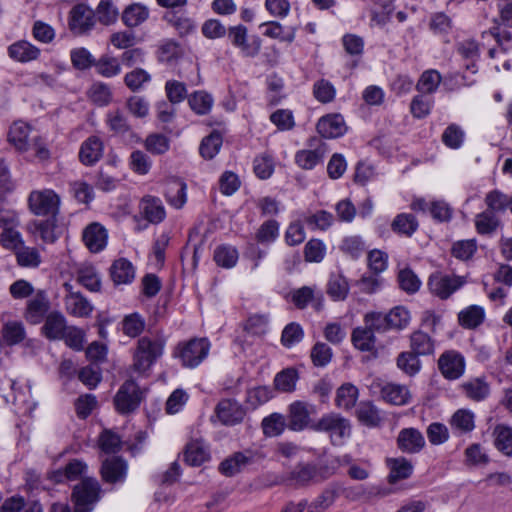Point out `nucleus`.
I'll use <instances>...</instances> for the list:
<instances>
[{
  "label": "nucleus",
  "mask_w": 512,
  "mask_h": 512,
  "mask_svg": "<svg viewBox=\"0 0 512 512\" xmlns=\"http://www.w3.org/2000/svg\"><path fill=\"white\" fill-rule=\"evenodd\" d=\"M263 432L268 437L279 436L286 427L285 418L279 413H273L262 421Z\"/></svg>",
  "instance_id": "51"
},
{
  "label": "nucleus",
  "mask_w": 512,
  "mask_h": 512,
  "mask_svg": "<svg viewBox=\"0 0 512 512\" xmlns=\"http://www.w3.org/2000/svg\"><path fill=\"white\" fill-rule=\"evenodd\" d=\"M359 422L368 427H375L381 422L378 409L371 402H362L356 411Z\"/></svg>",
  "instance_id": "41"
},
{
  "label": "nucleus",
  "mask_w": 512,
  "mask_h": 512,
  "mask_svg": "<svg viewBox=\"0 0 512 512\" xmlns=\"http://www.w3.org/2000/svg\"><path fill=\"white\" fill-rule=\"evenodd\" d=\"M298 380V372L294 368H286L277 373L274 378V386L281 392H293Z\"/></svg>",
  "instance_id": "42"
},
{
  "label": "nucleus",
  "mask_w": 512,
  "mask_h": 512,
  "mask_svg": "<svg viewBox=\"0 0 512 512\" xmlns=\"http://www.w3.org/2000/svg\"><path fill=\"white\" fill-rule=\"evenodd\" d=\"M145 320L138 313H132L122 320L123 333L131 338L139 336L145 329Z\"/></svg>",
  "instance_id": "50"
},
{
  "label": "nucleus",
  "mask_w": 512,
  "mask_h": 512,
  "mask_svg": "<svg viewBox=\"0 0 512 512\" xmlns=\"http://www.w3.org/2000/svg\"><path fill=\"white\" fill-rule=\"evenodd\" d=\"M441 75L436 70H427L421 75L416 88L421 93H433L441 83Z\"/></svg>",
  "instance_id": "55"
},
{
  "label": "nucleus",
  "mask_w": 512,
  "mask_h": 512,
  "mask_svg": "<svg viewBox=\"0 0 512 512\" xmlns=\"http://www.w3.org/2000/svg\"><path fill=\"white\" fill-rule=\"evenodd\" d=\"M438 366L445 378L455 380L464 373L465 360L457 351L449 350L440 356Z\"/></svg>",
  "instance_id": "11"
},
{
  "label": "nucleus",
  "mask_w": 512,
  "mask_h": 512,
  "mask_svg": "<svg viewBox=\"0 0 512 512\" xmlns=\"http://www.w3.org/2000/svg\"><path fill=\"white\" fill-rule=\"evenodd\" d=\"M495 446L503 454L512 455V428L505 425H497L494 428Z\"/></svg>",
  "instance_id": "44"
},
{
  "label": "nucleus",
  "mask_w": 512,
  "mask_h": 512,
  "mask_svg": "<svg viewBox=\"0 0 512 512\" xmlns=\"http://www.w3.org/2000/svg\"><path fill=\"white\" fill-rule=\"evenodd\" d=\"M165 91L168 100L172 104L182 102L187 96V89L184 83L177 80H169L165 84Z\"/></svg>",
  "instance_id": "64"
},
{
  "label": "nucleus",
  "mask_w": 512,
  "mask_h": 512,
  "mask_svg": "<svg viewBox=\"0 0 512 512\" xmlns=\"http://www.w3.org/2000/svg\"><path fill=\"white\" fill-rule=\"evenodd\" d=\"M28 206L36 216H57L60 197L51 189L34 190L29 194Z\"/></svg>",
  "instance_id": "5"
},
{
  "label": "nucleus",
  "mask_w": 512,
  "mask_h": 512,
  "mask_svg": "<svg viewBox=\"0 0 512 512\" xmlns=\"http://www.w3.org/2000/svg\"><path fill=\"white\" fill-rule=\"evenodd\" d=\"M410 347L417 356L429 355L434 352V341L427 333L418 330L410 337Z\"/></svg>",
  "instance_id": "35"
},
{
  "label": "nucleus",
  "mask_w": 512,
  "mask_h": 512,
  "mask_svg": "<svg viewBox=\"0 0 512 512\" xmlns=\"http://www.w3.org/2000/svg\"><path fill=\"white\" fill-rule=\"evenodd\" d=\"M465 395L474 401H481L489 394L488 384L480 378L469 380L462 384Z\"/></svg>",
  "instance_id": "45"
},
{
  "label": "nucleus",
  "mask_w": 512,
  "mask_h": 512,
  "mask_svg": "<svg viewBox=\"0 0 512 512\" xmlns=\"http://www.w3.org/2000/svg\"><path fill=\"white\" fill-rule=\"evenodd\" d=\"M89 99L98 106H106L112 100L110 88L103 83H94L88 91Z\"/></svg>",
  "instance_id": "57"
},
{
  "label": "nucleus",
  "mask_w": 512,
  "mask_h": 512,
  "mask_svg": "<svg viewBox=\"0 0 512 512\" xmlns=\"http://www.w3.org/2000/svg\"><path fill=\"white\" fill-rule=\"evenodd\" d=\"M95 14L85 4H78L70 11L69 27L76 34L89 31L95 24Z\"/></svg>",
  "instance_id": "13"
},
{
  "label": "nucleus",
  "mask_w": 512,
  "mask_h": 512,
  "mask_svg": "<svg viewBox=\"0 0 512 512\" xmlns=\"http://www.w3.org/2000/svg\"><path fill=\"white\" fill-rule=\"evenodd\" d=\"M398 282L402 290L407 293H415L419 290L421 281L417 275L409 268L399 271Z\"/></svg>",
  "instance_id": "60"
},
{
  "label": "nucleus",
  "mask_w": 512,
  "mask_h": 512,
  "mask_svg": "<svg viewBox=\"0 0 512 512\" xmlns=\"http://www.w3.org/2000/svg\"><path fill=\"white\" fill-rule=\"evenodd\" d=\"M268 320L262 315H253L249 317L244 324V335L241 340L243 343H251L250 337H261L267 331Z\"/></svg>",
  "instance_id": "31"
},
{
  "label": "nucleus",
  "mask_w": 512,
  "mask_h": 512,
  "mask_svg": "<svg viewBox=\"0 0 512 512\" xmlns=\"http://www.w3.org/2000/svg\"><path fill=\"white\" fill-rule=\"evenodd\" d=\"M82 238L89 251L97 253L106 247L108 233L104 226L94 222L84 229Z\"/></svg>",
  "instance_id": "15"
},
{
  "label": "nucleus",
  "mask_w": 512,
  "mask_h": 512,
  "mask_svg": "<svg viewBox=\"0 0 512 512\" xmlns=\"http://www.w3.org/2000/svg\"><path fill=\"white\" fill-rule=\"evenodd\" d=\"M305 223L312 229L325 230L333 223V215L325 210H320L315 214L305 217Z\"/></svg>",
  "instance_id": "63"
},
{
  "label": "nucleus",
  "mask_w": 512,
  "mask_h": 512,
  "mask_svg": "<svg viewBox=\"0 0 512 512\" xmlns=\"http://www.w3.org/2000/svg\"><path fill=\"white\" fill-rule=\"evenodd\" d=\"M464 283L465 279L461 276L436 273L429 277L428 287L432 294L447 299Z\"/></svg>",
  "instance_id": "8"
},
{
  "label": "nucleus",
  "mask_w": 512,
  "mask_h": 512,
  "mask_svg": "<svg viewBox=\"0 0 512 512\" xmlns=\"http://www.w3.org/2000/svg\"><path fill=\"white\" fill-rule=\"evenodd\" d=\"M188 102L193 111L199 115H205L211 110L213 99L208 93L198 91L189 97Z\"/></svg>",
  "instance_id": "54"
},
{
  "label": "nucleus",
  "mask_w": 512,
  "mask_h": 512,
  "mask_svg": "<svg viewBox=\"0 0 512 512\" xmlns=\"http://www.w3.org/2000/svg\"><path fill=\"white\" fill-rule=\"evenodd\" d=\"M221 146L222 137L219 133L214 132L202 140L199 151L202 157L212 159L218 154Z\"/></svg>",
  "instance_id": "56"
},
{
  "label": "nucleus",
  "mask_w": 512,
  "mask_h": 512,
  "mask_svg": "<svg viewBox=\"0 0 512 512\" xmlns=\"http://www.w3.org/2000/svg\"><path fill=\"white\" fill-rule=\"evenodd\" d=\"M31 127L22 121H15L9 129L8 141L18 151L28 153L30 157L38 161H45L50 158V151L41 137H28Z\"/></svg>",
  "instance_id": "2"
},
{
  "label": "nucleus",
  "mask_w": 512,
  "mask_h": 512,
  "mask_svg": "<svg viewBox=\"0 0 512 512\" xmlns=\"http://www.w3.org/2000/svg\"><path fill=\"white\" fill-rule=\"evenodd\" d=\"M387 464L390 468L389 482L391 483L408 478L413 470L411 462L404 457L388 459Z\"/></svg>",
  "instance_id": "32"
},
{
  "label": "nucleus",
  "mask_w": 512,
  "mask_h": 512,
  "mask_svg": "<svg viewBox=\"0 0 512 512\" xmlns=\"http://www.w3.org/2000/svg\"><path fill=\"white\" fill-rule=\"evenodd\" d=\"M50 309V301L45 291H38L27 303L25 318L32 324L40 323Z\"/></svg>",
  "instance_id": "16"
},
{
  "label": "nucleus",
  "mask_w": 512,
  "mask_h": 512,
  "mask_svg": "<svg viewBox=\"0 0 512 512\" xmlns=\"http://www.w3.org/2000/svg\"><path fill=\"white\" fill-rule=\"evenodd\" d=\"M141 209L144 217L151 223H160L166 215L161 200L152 196H146L142 199Z\"/></svg>",
  "instance_id": "28"
},
{
  "label": "nucleus",
  "mask_w": 512,
  "mask_h": 512,
  "mask_svg": "<svg viewBox=\"0 0 512 512\" xmlns=\"http://www.w3.org/2000/svg\"><path fill=\"white\" fill-rule=\"evenodd\" d=\"M215 413L222 424L229 426L242 422L245 416L243 407L232 399L220 401L215 408Z\"/></svg>",
  "instance_id": "14"
},
{
  "label": "nucleus",
  "mask_w": 512,
  "mask_h": 512,
  "mask_svg": "<svg viewBox=\"0 0 512 512\" xmlns=\"http://www.w3.org/2000/svg\"><path fill=\"white\" fill-rule=\"evenodd\" d=\"M67 328L65 316L59 311H53L46 316L42 332L49 340H60Z\"/></svg>",
  "instance_id": "21"
},
{
  "label": "nucleus",
  "mask_w": 512,
  "mask_h": 512,
  "mask_svg": "<svg viewBox=\"0 0 512 512\" xmlns=\"http://www.w3.org/2000/svg\"><path fill=\"white\" fill-rule=\"evenodd\" d=\"M84 331L76 326H68L63 338L65 344L73 350L81 351L84 348L85 342Z\"/></svg>",
  "instance_id": "61"
},
{
  "label": "nucleus",
  "mask_w": 512,
  "mask_h": 512,
  "mask_svg": "<svg viewBox=\"0 0 512 512\" xmlns=\"http://www.w3.org/2000/svg\"><path fill=\"white\" fill-rule=\"evenodd\" d=\"M126 472L127 464L119 457L107 458L102 463V478L108 483H115L124 480Z\"/></svg>",
  "instance_id": "22"
},
{
  "label": "nucleus",
  "mask_w": 512,
  "mask_h": 512,
  "mask_svg": "<svg viewBox=\"0 0 512 512\" xmlns=\"http://www.w3.org/2000/svg\"><path fill=\"white\" fill-rule=\"evenodd\" d=\"M382 398L394 405H405L410 399V392L406 386L389 383L381 389Z\"/></svg>",
  "instance_id": "29"
},
{
  "label": "nucleus",
  "mask_w": 512,
  "mask_h": 512,
  "mask_svg": "<svg viewBox=\"0 0 512 512\" xmlns=\"http://www.w3.org/2000/svg\"><path fill=\"white\" fill-rule=\"evenodd\" d=\"M398 447L406 453H418L425 446L422 433L415 428H405L399 432Z\"/></svg>",
  "instance_id": "19"
},
{
  "label": "nucleus",
  "mask_w": 512,
  "mask_h": 512,
  "mask_svg": "<svg viewBox=\"0 0 512 512\" xmlns=\"http://www.w3.org/2000/svg\"><path fill=\"white\" fill-rule=\"evenodd\" d=\"M228 37L232 44L238 47L246 57H254L260 51V39L254 38L252 41H248L247 28L243 25L231 27L229 29Z\"/></svg>",
  "instance_id": "12"
},
{
  "label": "nucleus",
  "mask_w": 512,
  "mask_h": 512,
  "mask_svg": "<svg viewBox=\"0 0 512 512\" xmlns=\"http://www.w3.org/2000/svg\"><path fill=\"white\" fill-rule=\"evenodd\" d=\"M9 57L20 63H27L38 59L40 49L26 40H19L8 46Z\"/></svg>",
  "instance_id": "20"
},
{
  "label": "nucleus",
  "mask_w": 512,
  "mask_h": 512,
  "mask_svg": "<svg viewBox=\"0 0 512 512\" xmlns=\"http://www.w3.org/2000/svg\"><path fill=\"white\" fill-rule=\"evenodd\" d=\"M27 230L48 244L54 243L59 237L56 216L48 217L46 220H34L28 224Z\"/></svg>",
  "instance_id": "17"
},
{
  "label": "nucleus",
  "mask_w": 512,
  "mask_h": 512,
  "mask_svg": "<svg viewBox=\"0 0 512 512\" xmlns=\"http://www.w3.org/2000/svg\"><path fill=\"white\" fill-rule=\"evenodd\" d=\"M484 317V309L478 305H471L458 315L459 323L469 329L479 326L484 321Z\"/></svg>",
  "instance_id": "39"
},
{
  "label": "nucleus",
  "mask_w": 512,
  "mask_h": 512,
  "mask_svg": "<svg viewBox=\"0 0 512 512\" xmlns=\"http://www.w3.org/2000/svg\"><path fill=\"white\" fill-rule=\"evenodd\" d=\"M149 17V9L140 4L133 3L122 12V21L128 28H135L144 23Z\"/></svg>",
  "instance_id": "25"
},
{
  "label": "nucleus",
  "mask_w": 512,
  "mask_h": 512,
  "mask_svg": "<svg viewBox=\"0 0 512 512\" xmlns=\"http://www.w3.org/2000/svg\"><path fill=\"white\" fill-rule=\"evenodd\" d=\"M311 429L317 432L327 433L332 445H343L345 440L351 436V423L348 419L338 413L323 415Z\"/></svg>",
  "instance_id": "3"
},
{
  "label": "nucleus",
  "mask_w": 512,
  "mask_h": 512,
  "mask_svg": "<svg viewBox=\"0 0 512 512\" xmlns=\"http://www.w3.org/2000/svg\"><path fill=\"white\" fill-rule=\"evenodd\" d=\"M111 278L115 284H128L135 278V270L130 261L120 258L110 268Z\"/></svg>",
  "instance_id": "26"
},
{
  "label": "nucleus",
  "mask_w": 512,
  "mask_h": 512,
  "mask_svg": "<svg viewBox=\"0 0 512 512\" xmlns=\"http://www.w3.org/2000/svg\"><path fill=\"white\" fill-rule=\"evenodd\" d=\"M67 294L64 297V305L67 313L73 317L85 318L93 311L92 304L80 293L73 291L72 285L64 284Z\"/></svg>",
  "instance_id": "10"
},
{
  "label": "nucleus",
  "mask_w": 512,
  "mask_h": 512,
  "mask_svg": "<svg viewBox=\"0 0 512 512\" xmlns=\"http://www.w3.org/2000/svg\"><path fill=\"white\" fill-rule=\"evenodd\" d=\"M316 474L317 468L315 465L300 463L291 472V479L299 485H306L314 479Z\"/></svg>",
  "instance_id": "59"
},
{
  "label": "nucleus",
  "mask_w": 512,
  "mask_h": 512,
  "mask_svg": "<svg viewBox=\"0 0 512 512\" xmlns=\"http://www.w3.org/2000/svg\"><path fill=\"white\" fill-rule=\"evenodd\" d=\"M185 461L191 466H200L209 459L207 446L201 440H193L186 445Z\"/></svg>",
  "instance_id": "27"
},
{
  "label": "nucleus",
  "mask_w": 512,
  "mask_h": 512,
  "mask_svg": "<svg viewBox=\"0 0 512 512\" xmlns=\"http://www.w3.org/2000/svg\"><path fill=\"white\" fill-rule=\"evenodd\" d=\"M501 221L493 212L485 210L475 217V227L479 234L486 235L494 233L500 226Z\"/></svg>",
  "instance_id": "37"
},
{
  "label": "nucleus",
  "mask_w": 512,
  "mask_h": 512,
  "mask_svg": "<svg viewBox=\"0 0 512 512\" xmlns=\"http://www.w3.org/2000/svg\"><path fill=\"white\" fill-rule=\"evenodd\" d=\"M102 153V141L97 136H90L81 145L79 159L84 165L90 166L101 158Z\"/></svg>",
  "instance_id": "24"
},
{
  "label": "nucleus",
  "mask_w": 512,
  "mask_h": 512,
  "mask_svg": "<svg viewBox=\"0 0 512 512\" xmlns=\"http://www.w3.org/2000/svg\"><path fill=\"white\" fill-rule=\"evenodd\" d=\"M165 341L158 337L142 336L137 340L132 352L130 371L141 377H146L152 366L161 358Z\"/></svg>",
  "instance_id": "1"
},
{
  "label": "nucleus",
  "mask_w": 512,
  "mask_h": 512,
  "mask_svg": "<svg viewBox=\"0 0 512 512\" xmlns=\"http://www.w3.org/2000/svg\"><path fill=\"white\" fill-rule=\"evenodd\" d=\"M315 412L313 405L295 401L288 407V428L292 431H302L308 427L311 428V414Z\"/></svg>",
  "instance_id": "9"
},
{
  "label": "nucleus",
  "mask_w": 512,
  "mask_h": 512,
  "mask_svg": "<svg viewBox=\"0 0 512 512\" xmlns=\"http://www.w3.org/2000/svg\"><path fill=\"white\" fill-rule=\"evenodd\" d=\"M347 130L344 119L339 114L322 117L317 123V131L324 138H337Z\"/></svg>",
  "instance_id": "18"
},
{
  "label": "nucleus",
  "mask_w": 512,
  "mask_h": 512,
  "mask_svg": "<svg viewBox=\"0 0 512 512\" xmlns=\"http://www.w3.org/2000/svg\"><path fill=\"white\" fill-rule=\"evenodd\" d=\"M3 340L9 346L22 342L26 337L24 325L20 321H8L1 330Z\"/></svg>",
  "instance_id": "36"
},
{
  "label": "nucleus",
  "mask_w": 512,
  "mask_h": 512,
  "mask_svg": "<svg viewBox=\"0 0 512 512\" xmlns=\"http://www.w3.org/2000/svg\"><path fill=\"white\" fill-rule=\"evenodd\" d=\"M386 315L390 329H402L406 327L410 321L409 311L402 306L391 309Z\"/></svg>",
  "instance_id": "62"
},
{
  "label": "nucleus",
  "mask_w": 512,
  "mask_h": 512,
  "mask_svg": "<svg viewBox=\"0 0 512 512\" xmlns=\"http://www.w3.org/2000/svg\"><path fill=\"white\" fill-rule=\"evenodd\" d=\"M143 399V392L137 383L132 380H126L117 392L114 403L117 411L122 414L134 411Z\"/></svg>",
  "instance_id": "7"
},
{
  "label": "nucleus",
  "mask_w": 512,
  "mask_h": 512,
  "mask_svg": "<svg viewBox=\"0 0 512 512\" xmlns=\"http://www.w3.org/2000/svg\"><path fill=\"white\" fill-rule=\"evenodd\" d=\"M325 149L318 146L315 149H303L296 153L295 161L302 169H313L318 163L322 162Z\"/></svg>",
  "instance_id": "30"
},
{
  "label": "nucleus",
  "mask_w": 512,
  "mask_h": 512,
  "mask_svg": "<svg viewBox=\"0 0 512 512\" xmlns=\"http://www.w3.org/2000/svg\"><path fill=\"white\" fill-rule=\"evenodd\" d=\"M15 255L17 263L22 267H38L41 262L38 250L24 244L15 251Z\"/></svg>",
  "instance_id": "49"
},
{
  "label": "nucleus",
  "mask_w": 512,
  "mask_h": 512,
  "mask_svg": "<svg viewBox=\"0 0 512 512\" xmlns=\"http://www.w3.org/2000/svg\"><path fill=\"white\" fill-rule=\"evenodd\" d=\"M214 260L221 267L231 268L237 263L238 252L232 246H219L214 251Z\"/></svg>",
  "instance_id": "52"
},
{
  "label": "nucleus",
  "mask_w": 512,
  "mask_h": 512,
  "mask_svg": "<svg viewBox=\"0 0 512 512\" xmlns=\"http://www.w3.org/2000/svg\"><path fill=\"white\" fill-rule=\"evenodd\" d=\"M418 221L412 214H398L391 223V229L397 234L412 236L418 229Z\"/></svg>",
  "instance_id": "33"
},
{
  "label": "nucleus",
  "mask_w": 512,
  "mask_h": 512,
  "mask_svg": "<svg viewBox=\"0 0 512 512\" xmlns=\"http://www.w3.org/2000/svg\"><path fill=\"white\" fill-rule=\"evenodd\" d=\"M510 199L511 197L501 191L493 190L487 193L485 197V204L488 211L497 215V213H503L509 208Z\"/></svg>",
  "instance_id": "43"
},
{
  "label": "nucleus",
  "mask_w": 512,
  "mask_h": 512,
  "mask_svg": "<svg viewBox=\"0 0 512 512\" xmlns=\"http://www.w3.org/2000/svg\"><path fill=\"white\" fill-rule=\"evenodd\" d=\"M94 14L101 24L108 26L117 21L119 11L112 0H101Z\"/></svg>",
  "instance_id": "47"
},
{
  "label": "nucleus",
  "mask_w": 512,
  "mask_h": 512,
  "mask_svg": "<svg viewBox=\"0 0 512 512\" xmlns=\"http://www.w3.org/2000/svg\"><path fill=\"white\" fill-rule=\"evenodd\" d=\"M249 463V458L241 452L225 459L219 466L220 472L225 476H233Z\"/></svg>",
  "instance_id": "48"
},
{
  "label": "nucleus",
  "mask_w": 512,
  "mask_h": 512,
  "mask_svg": "<svg viewBox=\"0 0 512 512\" xmlns=\"http://www.w3.org/2000/svg\"><path fill=\"white\" fill-rule=\"evenodd\" d=\"M357 398L358 389L354 385L347 383L338 388L335 404L340 409L349 410L355 405Z\"/></svg>",
  "instance_id": "40"
},
{
  "label": "nucleus",
  "mask_w": 512,
  "mask_h": 512,
  "mask_svg": "<svg viewBox=\"0 0 512 512\" xmlns=\"http://www.w3.org/2000/svg\"><path fill=\"white\" fill-rule=\"evenodd\" d=\"M397 366L406 374L413 376L420 370V361L412 351L402 352L397 357Z\"/></svg>",
  "instance_id": "58"
},
{
  "label": "nucleus",
  "mask_w": 512,
  "mask_h": 512,
  "mask_svg": "<svg viewBox=\"0 0 512 512\" xmlns=\"http://www.w3.org/2000/svg\"><path fill=\"white\" fill-rule=\"evenodd\" d=\"M339 497V489L336 485H330L327 487L318 497H316L311 503L303 499L298 503L305 502L306 507L304 509L307 512H325L329 509L336 499Z\"/></svg>",
  "instance_id": "23"
},
{
  "label": "nucleus",
  "mask_w": 512,
  "mask_h": 512,
  "mask_svg": "<svg viewBox=\"0 0 512 512\" xmlns=\"http://www.w3.org/2000/svg\"><path fill=\"white\" fill-rule=\"evenodd\" d=\"M101 487L95 478H83L74 486L72 499L75 504L74 512H91L93 506L99 501Z\"/></svg>",
  "instance_id": "4"
},
{
  "label": "nucleus",
  "mask_w": 512,
  "mask_h": 512,
  "mask_svg": "<svg viewBox=\"0 0 512 512\" xmlns=\"http://www.w3.org/2000/svg\"><path fill=\"white\" fill-rule=\"evenodd\" d=\"M351 340L353 345L361 351H371L375 346L374 332L365 327H357L353 330Z\"/></svg>",
  "instance_id": "38"
},
{
  "label": "nucleus",
  "mask_w": 512,
  "mask_h": 512,
  "mask_svg": "<svg viewBox=\"0 0 512 512\" xmlns=\"http://www.w3.org/2000/svg\"><path fill=\"white\" fill-rule=\"evenodd\" d=\"M166 198L175 208H181L186 202V184L180 180L170 182L166 189Z\"/></svg>",
  "instance_id": "46"
},
{
  "label": "nucleus",
  "mask_w": 512,
  "mask_h": 512,
  "mask_svg": "<svg viewBox=\"0 0 512 512\" xmlns=\"http://www.w3.org/2000/svg\"><path fill=\"white\" fill-rule=\"evenodd\" d=\"M328 294L335 300H344L349 292V284L342 275H334L328 283Z\"/></svg>",
  "instance_id": "53"
},
{
  "label": "nucleus",
  "mask_w": 512,
  "mask_h": 512,
  "mask_svg": "<svg viewBox=\"0 0 512 512\" xmlns=\"http://www.w3.org/2000/svg\"><path fill=\"white\" fill-rule=\"evenodd\" d=\"M474 413L467 409L457 410L450 419V426L458 433H468L475 428Z\"/></svg>",
  "instance_id": "34"
},
{
  "label": "nucleus",
  "mask_w": 512,
  "mask_h": 512,
  "mask_svg": "<svg viewBox=\"0 0 512 512\" xmlns=\"http://www.w3.org/2000/svg\"><path fill=\"white\" fill-rule=\"evenodd\" d=\"M209 349L210 343L206 339L194 338L178 345L177 356L183 366L194 368L208 356Z\"/></svg>",
  "instance_id": "6"
}]
</instances>
